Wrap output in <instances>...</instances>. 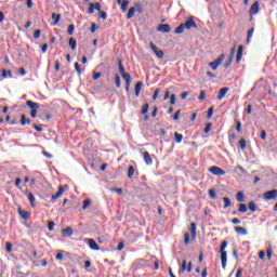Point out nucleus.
<instances>
[{
    "mask_svg": "<svg viewBox=\"0 0 277 277\" xmlns=\"http://www.w3.org/2000/svg\"><path fill=\"white\" fill-rule=\"evenodd\" d=\"M227 246H228V241L223 240L219 251L221 254V264L223 269H226V263L228 262V253H226Z\"/></svg>",
    "mask_w": 277,
    "mask_h": 277,
    "instance_id": "nucleus-1",
    "label": "nucleus"
},
{
    "mask_svg": "<svg viewBox=\"0 0 277 277\" xmlns=\"http://www.w3.org/2000/svg\"><path fill=\"white\" fill-rule=\"evenodd\" d=\"M27 107L30 109V116L31 118H37L38 110L40 109V104L32 102V101H26Z\"/></svg>",
    "mask_w": 277,
    "mask_h": 277,
    "instance_id": "nucleus-2",
    "label": "nucleus"
},
{
    "mask_svg": "<svg viewBox=\"0 0 277 277\" xmlns=\"http://www.w3.org/2000/svg\"><path fill=\"white\" fill-rule=\"evenodd\" d=\"M185 29H198V25L194 22V17H188L185 23H183Z\"/></svg>",
    "mask_w": 277,
    "mask_h": 277,
    "instance_id": "nucleus-3",
    "label": "nucleus"
},
{
    "mask_svg": "<svg viewBox=\"0 0 277 277\" xmlns=\"http://www.w3.org/2000/svg\"><path fill=\"white\" fill-rule=\"evenodd\" d=\"M222 62H224V54H221L214 62L209 63V66L212 68V70H217V66H220Z\"/></svg>",
    "mask_w": 277,
    "mask_h": 277,
    "instance_id": "nucleus-4",
    "label": "nucleus"
},
{
    "mask_svg": "<svg viewBox=\"0 0 277 277\" xmlns=\"http://www.w3.org/2000/svg\"><path fill=\"white\" fill-rule=\"evenodd\" d=\"M149 47L151 51H154L155 55L158 57V60H163V51L159 50L155 43L150 42Z\"/></svg>",
    "mask_w": 277,
    "mask_h": 277,
    "instance_id": "nucleus-5",
    "label": "nucleus"
},
{
    "mask_svg": "<svg viewBox=\"0 0 277 277\" xmlns=\"http://www.w3.org/2000/svg\"><path fill=\"white\" fill-rule=\"evenodd\" d=\"M264 200H274L277 198V189L268 190L263 195Z\"/></svg>",
    "mask_w": 277,
    "mask_h": 277,
    "instance_id": "nucleus-6",
    "label": "nucleus"
},
{
    "mask_svg": "<svg viewBox=\"0 0 277 277\" xmlns=\"http://www.w3.org/2000/svg\"><path fill=\"white\" fill-rule=\"evenodd\" d=\"M157 31H160L161 34H170L172 28L170 27V24H160L157 27Z\"/></svg>",
    "mask_w": 277,
    "mask_h": 277,
    "instance_id": "nucleus-7",
    "label": "nucleus"
},
{
    "mask_svg": "<svg viewBox=\"0 0 277 277\" xmlns=\"http://www.w3.org/2000/svg\"><path fill=\"white\" fill-rule=\"evenodd\" d=\"M185 271H187L188 273L192 272V262H188V265H187V260H184L182 262V266H181L179 273L184 274Z\"/></svg>",
    "mask_w": 277,
    "mask_h": 277,
    "instance_id": "nucleus-8",
    "label": "nucleus"
},
{
    "mask_svg": "<svg viewBox=\"0 0 277 277\" xmlns=\"http://www.w3.org/2000/svg\"><path fill=\"white\" fill-rule=\"evenodd\" d=\"M66 187H68V186L65 185V186L58 187L57 193L52 195V198H51L52 202H55V200H57V198H60L62 196V194H64V192H66Z\"/></svg>",
    "mask_w": 277,
    "mask_h": 277,
    "instance_id": "nucleus-9",
    "label": "nucleus"
},
{
    "mask_svg": "<svg viewBox=\"0 0 277 277\" xmlns=\"http://www.w3.org/2000/svg\"><path fill=\"white\" fill-rule=\"evenodd\" d=\"M208 172H211V174H226V172L224 170H222V168L215 167V166L210 167L208 169Z\"/></svg>",
    "mask_w": 277,
    "mask_h": 277,
    "instance_id": "nucleus-10",
    "label": "nucleus"
},
{
    "mask_svg": "<svg viewBox=\"0 0 277 277\" xmlns=\"http://www.w3.org/2000/svg\"><path fill=\"white\" fill-rule=\"evenodd\" d=\"M188 230L190 233V237L193 241H196V223H190V226L188 227Z\"/></svg>",
    "mask_w": 277,
    "mask_h": 277,
    "instance_id": "nucleus-11",
    "label": "nucleus"
},
{
    "mask_svg": "<svg viewBox=\"0 0 277 277\" xmlns=\"http://www.w3.org/2000/svg\"><path fill=\"white\" fill-rule=\"evenodd\" d=\"M241 57H243V45L238 47L237 55H236V64L241 62Z\"/></svg>",
    "mask_w": 277,
    "mask_h": 277,
    "instance_id": "nucleus-12",
    "label": "nucleus"
},
{
    "mask_svg": "<svg viewBox=\"0 0 277 277\" xmlns=\"http://www.w3.org/2000/svg\"><path fill=\"white\" fill-rule=\"evenodd\" d=\"M89 248H91V250H95L98 251L101 250V247H98V243H96V241L92 238H89Z\"/></svg>",
    "mask_w": 277,
    "mask_h": 277,
    "instance_id": "nucleus-13",
    "label": "nucleus"
},
{
    "mask_svg": "<svg viewBox=\"0 0 277 277\" xmlns=\"http://www.w3.org/2000/svg\"><path fill=\"white\" fill-rule=\"evenodd\" d=\"M143 157L147 166H153V157H150V154L148 151H144Z\"/></svg>",
    "mask_w": 277,
    "mask_h": 277,
    "instance_id": "nucleus-14",
    "label": "nucleus"
},
{
    "mask_svg": "<svg viewBox=\"0 0 277 277\" xmlns=\"http://www.w3.org/2000/svg\"><path fill=\"white\" fill-rule=\"evenodd\" d=\"M228 87H224L219 91L217 101H222L224 96H226V93L228 92Z\"/></svg>",
    "mask_w": 277,
    "mask_h": 277,
    "instance_id": "nucleus-15",
    "label": "nucleus"
},
{
    "mask_svg": "<svg viewBox=\"0 0 277 277\" xmlns=\"http://www.w3.org/2000/svg\"><path fill=\"white\" fill-rule=\"evenodd\" d=\"M234 230L238 234V235H248V229H246V227H240V226H235Z\"/></svg>",
    "mask_w": 277,
    "mask_h": 277,
    "instance_id": "nucleus-16",
    "label": "nucleus"
},
{
    "mask_svg": "<svg viewBox=\"0 0 277 277\" xmlns=\"http://www.w3.org/2000/svg\"><path fill=\"white\" fill-rule=\"evenodd\" d=\"M142 85H144V82L142 81L136 82L134 87L135 96H140V92H142Z\"/></svg>",
    "mask_w": 277,
    "mask_h": 277,
    "instance_id": "nucleus-17",
    "label": "nucleus"
},
{
    "mask_svg": "<svg viewBox=\"0 0 277 277\" xmlns=\"http://www.w3.org/2000/svg\"><path fill=\"white\" fill-rule=\"evenodd\" d=\"M63 237H72V229L70 227H66L62 229Z\"/></svg>",
    "mask_w": 277,
    "mask_h": 277,
    "instance_id": "nucleus-18",
    "label": "nucleus"
},
{
    "mask_svg": "<svg viewBox=\"0 0 277 277\" xmlns=\"http://www.w3.org/2000/svg\"><path fill=\"white\" fill-rule=\"evenodd\" d=\"M250 14L254 15L259 12V2H254L250 8Z\"/></svg>",
    "mask_w": 277,
    "mask_h": 277,
    "instance_id": "nucleus-19",
    "label": "nucleus"
},
{
    "mask_svg": "<svg viewBox=\"0 0 277 277\" xmlns=\"http://www.w3.org/2000/svg\"><path fill=\"white\" fill-rule=\"evenodd\" d=\"M236 200L237 202H246V195L242 192H238L236 194Z\"/></svg>",
    "mask_w": 277,
    "mask_h": 277,
    "instance_id": "nucleus-20",
    "label": "nucleus"
},
{
    "mask_svg": "<svg viewBox=\"0 0 277 277\" xmlns=\"http://www.w3.org/2000/svg\"><path fill=\"white\" fill-rule=\"evenodd\" d=\"M223 202H224L223 209H228V207H233V201H230V198L228 197H224Z\"/></svg>",
    "mask_w": 277,
    "mask_h": 277,
    "instance_id": "nucleus-21",
    "label": "nucleus"
},
{
    "mask_svg": "<svg viewBox=\"0 0 277 277\" xmlns=\"http://www.w3.org/2000/svg\"><path fill=\"white\" fill-rule=\"evenodd\" d=\"M247 212H248V206L246 203H239L238 213H247Z\"/></svg>",
    "mask_w": 277,
    "mask_h": 277,
    "instance_id": "nucleus-22",
    "label": "nucleus"
},
{
    "mask_svg": "<svg viewBox=\"0 0 277 277\" xmlns=\"http://www.w3.org/2000/svg\"><path fill=\"white\" fill-rule=\"evenodd\" d=\"M18 213L23 220H29V212L23 211L21 208H18Z\"/></svg>",
    "mask_w": 277,
    "mask_h": 277,
    "instance_id": "nucleus-23",
    "label": "nucleus"
},
{
    "mask_svg": "<svg viewBox=\"0 0 277 277\" xmlns=\"http://www.w3.org/2000/svg\"><path fill=\"white\" fill-rule=\"evenodd\" d=\"M69 47H70L71 51H75V49H77V39L71 37L69 39Z\"/></svg>",
    "mask_w": 277,
    "mask_h": 277,
    "instance_id": "nucleus-24",
    "label": "nucleus"
},
{
    "mask_svg": "<svg viewBox=\"0 0 277 277\" xmlns=\"http://www.w3.org/2000/svg\"><path fill=\"white\" fill-rule=\"evenodd\" d=\"M183 31H185V25L182 23L180 24L179 27L175 28L174 34L180 35V34H183Z\"/></svg>",
    "mask_w": 277,
    "mask_h": 277,
    "instance_id": "nucleus-25",
    "label": "nucleus"
},
{
    "mask_svg": "<svg viewBox=\"0 0 277 277\" xmlns=\"http://www.w3.org/2000/svg\"><path fill=\"white\" fill-rule=\"evenodd\" d=\"M52 18H53V21H54V25H57V23H60V21H62V15H61V14L53 13V14H52Z\"/></svg>",
    "mask_w": 277,
    "mask_h": 277,
    "instance_id": "nucleus-26",
    "label": "nucleus"
},
{
    "mask_svg": "<svg viewBox=\"0 0 277 277\" xmlns=\"http://www.w3.org/2000/svg\"><path fill=\"white\" fill-rule=\"evenodd\" d=\"M174 137H175L176 144H181L183 142V134H180L179 132H175Z\"/></svg>",
    "mask_w": 277,
    "mask_h": 277,
    "instance_id": "nucleus-27",
    "label": "nucleus"
},
{
    "mask_svg": "<svg viewBox=\"0 0 277 277\" xmlns=\"http://www.w3.org/2000/svg\"><path fill=\"white\" fill-rule=\"evenodd\" d=\"M118 66L120 75H124L127 71H124V66L122 65V60L120 58H118Z\"/></svg>",
    "mask_w": 277,
    "mask_h": 277,
    "instance_id": "nucleus-28",
    "label": "nucleus"
},
{
    "mask_svg": "<svg viewBox=\"0 0 277 277\" xmlns=\"http://www.w3.org/2000/svg\"><path fill=\"white\" fill-rule=\"evenodd\" d=\"M28 200H29L31 207H36V203H35L36 197L34 196V194H31V193L28 194Z\"/></svg>",
    "mask_w": 277,
    "mask_h": 277,
    "instance_id": "nucleus-29",
    "label": "nucleus"
},
{
    "mask_svg": "<svg viewBox=\"0 0 277 277\" xmlns=\"http://www.w3.org/2000/svg\"><path fill=\"white\" fill-rule=\"evenodd\" d=\"M121 10L122 12H126L127 10H129V0H123L121 2Z\"/></svg>",
    "mask_w": 277,
    "mask_h": 277,
    "instance_id": "nucleus-30",
    "label": "nucleus"
},
{
    "mask_svg": "<svg viewBox=\"0 0 277 277\" xmlns=\"http://www.w3.org/2000/svg\"><path fill=\"white\" fill-rule=\"evenodd\" d=\"M133 16H135V8L132 6L128 11L127 18H133Z\"/></svg>",
    "mask_w": 277,
    "mask_h": 277,
    "instance_id": "nucleus-31",
    "label": "nucleus"
},
{
    "mask_svg": "<svg viewBox=\"0 0 277 277\" xmlns=\"http://www.w3.org/2000/svg\"><path fill=\"white\" fill-rule=\"evenodd\" d=\"M246 146H247L246 138H240V141H239L240 149L246 150Z\"/></svg>",
    "mask_w": 277,
    "mask_h": 277,
    "instance_id": "nucleus-32",
    "label": "nucleus"
},
{
    "mask_svg": "<svg viewBox=\"0 0 277 277\" xmlns=\"http://www.w3.org/2000/svg\"><path fill=\"white\" fill-rule=\"evenodd\" d=\"M254 34V28H250L247 32V42H250V39L252 38Z\"/></svg>",
    "mask_w": 277,
    "mask_h": 277,
    "instance_id": "nucleus-33",
    "label": "nucleus"
},
{
    "mask_svg": "<svg viewBox=\"0 0 277 277\" xmlns=\"http://www.w3.org/2000/svg\"><path fill=\"white\" fill-rule=\"evenodd\" d=\"M2 77H3V79H8V77H12V71L3 69Z\"/></svg>",
    "mask_w": 277,
    "mask_h": 277,
    "instance_id": "nucleus-34",
    "label": "nucleus"
},
{
    "mask_svg": "<svg viewBox=\"0 0 277 277\" xmlns=\"http://www.w3.org/2000/svg\"><path fill=\"white\" fill-rule=\"evenodd\" d=\"M91 205H92V201L90 199H85L82 205L83 211H85V209H88V207H90Z\"/></svg>",
    "mask_w": 277,
    "mask_h": 277,
    "instance_id": "nucleus-35",
    "label": "nucleus"
},
{
    "mask_svg": "<svg viewBox=\"0 0 277 277\" xmlns=\"http://www.w3.org/2000/svg\"><path fill=\"white\" fill-rule=\"evenodd\" d=\"M199 101H207V92L205 90L200 91V95L198 97Z\"/></svg>",
    "mask_w": 277,
    "mask_h": 277,
    "instance_id": "nucleus-36",
    "label": "nucleus"
},
{
    "mask_svg": "<svg viewBox=\"0 0 277 277\" xmlns=\"http://www.w3.org/2000/svg\"><path fill=\"white\" fill-rule=\"evenodd\" d=\"M248 207L252 211V213H254V211H256V203H254V201H250Z\"/></svg>",
    "mask_w": 277,
    "mask_h": 277,
    "instance_id": "nucleus-37",
    "label": "nucleus"
},
{
    "mask_svg": "<svg viewBox=\"0 0 277 277\" xmlns=\"http://www.w3.org/2000/svg\"><path fill=\"white\" fill-rule=\"evenodd\" d=\"M209 196H210L211 200H215V198H217V195L215 194V189H210Z\"/></svg>",
    "mask_w": 277,
    "mask_h": 277,
    "instance_id": "nucleus-38",
    "label": "nucleus"
},
{
    "mask_svg": "<svg viewBox=\"0 0 277 277\" xmlns=\"http://www.w3.org/2000/svg\"><path fill=\"white\" fill-rule=\"evenodd\" d=\"M67 34H68L69 36H72V34H75V25L70 24V25L68 26Z\"/></svg>",
    "mask_w": 277,
    "mask_h": 277,
    "instance_id": "nucleus-39",
    "label": "nucleus"
},
{
    "mask_svg": "<svg viewBox=\"0 0 277 277\" xmlns=\"http://www.w3.org/2000/svg\"><path fill=\"white\" fill-rule=\"evenodd\" d=\"M184 245L189 246V233L184 234Z\"/></svg>",
    "mask_w": 277,
    "mask_h": 277,
    "instance_id": "nucleus-40",
    "label": "nucleus"
},
{
    "mask_svg": "<svg viewBox=\"0 0 277 277\" xmlns=\"http://www.w3.org/2000/svg\"><path fill=\"white\" fill-rule=\"evenodd\" d=\"M148 108H149V105H148V104L143 105L142 110H141V114H143V115L148 114Z\"/></svg>",
    "mask_w": 277,
    "mask_h": 277,
    "instance_id": "nucleus-41",
    "label": "nucleus"
},
{
    "mask_svg": "<svg viewBox=\"0 0 277 277\" xmlns=\"http://www.w3.org/2000/svg\"><path fill=\"white\" fill-rule=\"evenodd\" d=\"M272 254H274V251L272 250V248H267L266 249V255H267L268 261L272 260Z\"/></svg>",
    "mask_w": 277,
    "mask_h": 277,
    "instance_id": "nucleus-42",
    "label": "nucleus"
},
{
    "mask_svg": "<svg viewBox=\"0 0 277 277\" xmlns=\"http://www.w3.org/2000/svg\"><path fill=\"white\" fill-rule=\"evenodd\" d=\"M121 77L124 81H131V75L129 72L122 74Z\"/></svg>",
    "mask_w": 277,
    "mask_h": 277,
    "instance_id": "nucleus-43",
    "label": "nucleus"
},
{
    "mask_svg": "<svg viewBox=\"0 0 277 277\" xmlns=\"http://www.w3.org/2000/svg\"><path fill=\"white\" fill-rule=\"evenodd\" d=\"M75 69L79 77H81V67L79 66V63H75Z\"/></svg>",
    "mask_w": 277,
    "mask_h": 277,
    "instance_id": "nucleus-44",
    "label": "nucleus"
},
{
    "mask_svg": "<svg viewBox=\"0 0 277 277\" xmlns=\"http://www.w3.org/2000/svg\"><path fill=\"white\" fill-rule=\"evenodd\" d=\"M100 18H102L103 21H107V12L100 11Z\"/></svg>",
    "mask_w": 277,
    "mask_h": 277,
    "instance_id": "nucleus-45",
    "label": "nucleus"
},
{
    "mask_svg": "<svg viewBox=\"0 0 277 277\" xmlns=\"http://www.w3.org/2000/svg\"><path fill=\"white\" fill-rule=\"evenodd\" d=\"M213 127V124L211 123V122H208L207 124H206V128L203 129V131L206 132V133H209V131H211V128Z\"/></svg>",
    "mask_w": 277,
    "mask_h": 277,
    "instance_id": "nucleus-46",
    "label": "nucleus"
},
{
    "mask_svg": "<svg viewBox=\"0 0 277 277\" xmlns=\"http://www.w3.org/2000/svg\"><path fill=\"white\" fill-rule=\"evenodd\" d=\"M94 3H89L88 14H94Z\"/></svg>",
    "mask_w": 277,
    "mask_h": 277,
    "instance_id": "nucleus-47",
    "label": "nucleus"
},
{
    "mask_svg": "<svg viewBox=\"0 0 277 277\" xmlns=\"http://www.w3.org/2000/svg\"><path fill=\"white\" fill-rule=\"evenodd\" d=\"M40 34H42V31L40 29L35 30V32H34L35 40H38V38H40Z\"/></svg>",
    "mask_w": 277,
    "mask_h": 277,
    "instance_id": "nucleus-48",
    "label": "nucleus"
},
{
    "mask_svg": "<svg viewBox=\"0 0 277 277\" xmlns=\"http://www.w3.org/2000/svg\"><path fill=\"white\" fill-rule=\"evenodd\" d=\"M101 77H103L102 72H94L93 74V80L96 81L97 79H101Z\"/></svg>",
    "mask_w": 277,
    "mask_h": 277,
    "instance_id": "nucleus-49",
    "label": "nucleus"
},
{
    "mask_svg": "<svg viewBox=\"0 0 277 277\" xmlns=\"http://www.w3.org/2000/svg\"><path fill=\"white\" fill-rule=\"evenodd\" d=\"M115 83H116L117 88H120V85H121L120 76H118V75L115 76Z\"/></svg>",
    "mask_w": 277,
    "mask_h": 277,
    "instance_id": "nucleus-50",
    "label": "nucleus"
},
{
    "mask_svg": "<svg viewBox=\"0 0 277 277\" xmlns=\"http://www.w3.org/2000/svg\"><path fill=\"white\" fill-rule=\"evenodd\" d=\"M21 124L22 127H25V124H27V117L25 115H22Z\"/></svg>",
    "mask_w": 277,
    "mask_h": 277,
    "instance_id": "nucleus-51",
    "label": "nucleus"
},
{
    "mask_svg": "<svg viewBox=\"0 0 277 277\" xmlns=\"http://www.w3.org/2000/svg\"><path fill=\"white\" fill-rule=\"evenodd\" d=\"M170 104H171V105H176V95H175V94H172V95H171Z\"/></svg>",
    "mask_w": 277,
    "mask_h": 277,
    "instance_id": "nucleus-52",
    "label": "nucleus"
},
{
    "mask_svg": "<svg viewBox=\"0 0 277 277\" xmlns=\"http://www.w3.org/2000/svg\"><path fill=\"white\" fill-rule=\"evenodd\" d=\"M48 228H49V230H53V228H55V222L50 221V222L48 223Z\"/></svg>",
    "mask_w": 277,
    "mask_h": 277,
    "instance_id": "nucleus-53",
    "label": "nucleus"
},
{
    "mask_svg": "<svg viewBox=\"0 0 277 277\" xmlns=\"http://www.w3.org/2000/svg\"><path fill=\"white\" fill-rule=\"evenodd\" d=\"M236 131L241 133V121H236Z\"/></svg>",
    "mask_w": 277,
    "mask_h": 277,
    "instance_id": "nucleus-54",
    "label": "nucleus"
},
{
    "mask_svg": "<svg viewBox=\"0 0 277 277\" xmlns=\"http://www.w3.org/2000/svg\"><path fill=\"white\" fill-rule=\"evenodd\" d=\"M128 174H135V168L133 166H129Z\"/></svg>",
    "mask_w": 277,
    "mask_h": 277,
    "instance_id": "nucleus-55",
    "label": "nucleus"
},
{
    "mask_svg": "<svg viewBox=\"0 0 277 277\" xmlns=\"http://www.w3.org/2000/svg\"><path fill=\"white\" fill-rule=\"evenodd\" d=\"M211 118H213V107H210L208 109V119H211Z\"/></svg>",
    "mask_w": 277,
    "mask_h": 277,
    "instance_id": "nucleus-56",
    "label": "nucleus"
},
{
    "mask_svg": "<svg viewBox=\"0 0 277 277\" xmlns=\"http://www.w3.org/2000/svg\"><path fill=\"white\" fill-rule=\"evenodd\" d=\"M159 92H160L159 89H156V90H155L154 95H153V100H154V101H157V97L159 96Z\"/></svg>",
    "mask_w": 277,
    "mask_h": 277,
    "instance_id": "nucleus-57",
    "label": "nucleus"
},
{
    "mask_svg": "<svg viewBox=\"0 0 277 277\" xmlns=\"http://www.w3.org/2000/svg\"><path fill=\"white\" fill-rule=\"evenodd\" d=\"M26 5L29 10L34 8V2L31 0H26Z\"/></svg>",
    "mask_w": 277,
    "mask_h": 277,
    "instance_id": "nucleus-58",
    "label": "nucleus"
},
{
    "mask_svg": "<svg viewBox=\"0 0 277 277\" xmlns=\"http://www.w3.org/2000/svg\"><path fill=\"white\" fill-rule=\"evenodd\" d=\"M6 252H12V242L5 243Z\"/></svg>",
    "mask_w": 277,
    "mask_h": 277,
    "instance_id": "nucleus-59",
    "label": "nucleus"
},
{
    "mask_svg": "<svg viewBox=\"0 0 277 277\" xmlns=\"http://www.w3.org/2000/svg\"><path fill=\"white\" fill-rule=\"evenodd\" d=\"M110 192H115L119 196L122 195V188H113V189H110Z\"/></svg>",
    "mask_w": 277,
    "mask_h": 277,
    "instance_id": "nucleus-60",
    "label": "nucleus"
},
{
    "mask_svg": "<svg viewBox=\"0 0 277 277\" xmlns=\"http://www.w3.org/2000/svg\"><path fill=\"white\" fill-rule=\"evenodd\" d=\"M241 274H243V268L239 267L236 272V277H241Z\"/></svg>",
    "mask_w": 277,
    "mask_h": 277,
    "instance_id": "nucleus-61",
    "label": "nucleus"
},
{
    "mask_svg": "<svg viewBox=\"0 0 277 277\" xmlns=\"http://www.w3.org/2000/svg\"><path fill=\"white\" fill-rule=\"evenodd\" d=\"M179 118H181V110H177L174 116H173V120H179Z\"/></svg>",
    "mask_w": 277,
    "mask_h": 277,
    "instance_id": "nucleus-62",
    "label": "nucleus"
},
{
    "mask_svg": "<svg viewBox=\"0 0 277 277\" xmlns=\"http://www.w3.org/2000/svg\"><path fill=\"white\" fill-rule=\"evenodd\" d=\"M94 5V10H96L97 12H101V3L96 2V3H93Z\"/></svg>",
    "mask_w": 277,
    "mask_h": 277,
    "instance_id": "nucleus-63",
    "label": "nucleus"
},
{
    "mask_svg": "<svg viewBox=\"0 0 277 277\" xmlns=\"http://www.w3.org/2000/svg\"><path fill=\"white\" fill-rule=\"evenodd\" d=\"M259 259H261V261H263V259H265V251L259 252Z\"/></svg>",
    "mask_w": 277,
    "mask_h": 277,
    "instance_id": "nucleus-64",
    "label": "nucleus"
}]
</instances>
